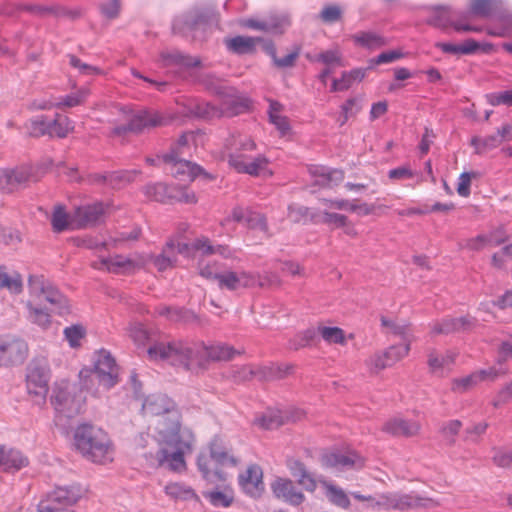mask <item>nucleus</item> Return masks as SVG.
Segmentation results:
<instances>
[{"mask_svg":"<svg viewBox=\"0 0 512 512\" xmlns=\"http://www.w3.org/2000/svg\"><path fill=\"white\" fill-rule=\"evenodd\" d=\"M192 248L195 252H200L203 255H213L215 245H212L209 238L201 236L192 242Z\"/></svg>","mask_w":512,"mask_h":512,"instance_id":"69168bd1","label":"nucleus"},{"mask_svg":"<svg viewBox=\"0 0 512 512\" xmlns=\"http://www.w3.org/2000/svg\"><path fill=\"white\" fill-rule=\"evenodd\" d=\"M317 331L327 344H336L340 346H345L347 344L345 331L340 327L320 325L318 326Z\"/></svg>","mask_w":512,"mask_h":512,"instance_id":"58836bf2","label":"nucleus"},{"mask_svg":"<svg viewBox=\"0 0 512 512\" xmlns=\"http://www.w3.org/2000/svg\"><path fill=\"white\" fill-rule=\"evenodd\" d=\"M253 277V288H270L279 287L281 285V279L276 273L265 272L263 274L252 272Z\"/></svg>","mask_w":512,"mask_h":512,"instance_id":"a18cd8bd","label":"nucleus"},{"mask_svg":"<svg viewBox=\"0 0 512 512\" xmlns=\"http://www.w3.org/2000/svg\"><path fill=\"white\" fill-rule=\"evenodd\" d=\"M495 9L494 0H470L469 14L463 19L452 22L453 28L458 32H481L479 26H472L467 21L471 16L489 17Z\"/></svg>","mask_w":512,"mask_h":512,"instance_id":"dca6fc26","label":"nucleus"},{"mask_svg":"<svg viewBox=\"0 0 512 512\" xmlns=\"http://www.w3.org/2000/svg\"><path fill=\"white\" fill-rule=\"evenodd\" d=\"M382 431L394 437H413L419 434L421 425L418 421L393 417L385 421Z\"/></svg>","mask_w":512,"mask_h":512,"instance_id":"4be33fe9","label":"nucleus"},{"mask_svg":"<svg viewBox=\"0 0 512 512\" xmlns=\"http://www.w3.org/2000/svg\"><path fill=\"white\" fill-rule=\"evenodd\" d=\"M388 207L385 205L369 204L367 202H361L359 199L351 200L350 212L355 213L358 216H368L375 214L377 210H384Z\"/></svg>","mask_w":512,"mask_h":512,"instance_id":"09e8293b","label":"nucleus"},{"mask_svg":"<svg viewBox=\"0 0 512 512\" xmlns=\"http://www.w3.org/2000/svg\"><path fill=\"white\" fill-rule=\"evenodd\" d=\"M69 64L74 69H77L78 72L82 75H101L103 74L102 70L96 66L89 65L83 62L81 59L76 57L75 55H68Z\"/></svg>","mask_w":512,"mask_h":512,"instance_id":"13d9d810","label":"nucleus"},{"mask_svg":"<svg viewBox=\"0 0 512 512\" xmlns=\"http://www.w3.org/2000/svg\"><path fill=\"white\" fill-rule=\"evenodd\" d=\"M74 130V122L67 116L55 114L51 120L50 138H65Z\"/></svg>","mask_w":512,"mask_h":512,"instance_id":"e433bc0d","label":"nucleus"},{"mask_svg":"<svg viewBox=\"0 0 512 512\" xmlns=\"http://www.w3.org/2000/svg\"><path fill=\"white\" fill-rule=\"evenodd\" d=\"M254 379L270 380L276 378L280 372L279 368L274 364L258 365L253 364Z\"/></svg>","mask_w":512,"mask_h":512,"instance_id":"680f3d73","label":"nucleus"},{"mask_svg":"<svg viewBox=\"0 0 512 512\" xmlns=\"http://www.w3.org/2000/svg\"><path fill=\"white\" fill-rule=\"evenodd\" d=\"M148 262H153L158 271H166L174 266L176 262L174 241H169L158 256H145Z\"/></svg>","mask_w":512,"mask_h":512,"instance_id":"f704fd0d","label":"nucleus"},{"mask_svg":"<svg viewBox=\"0 0 512 512\" xmlns=\"http://www.w3.org/2000/svg\"><path fill=\"white\" fill-rule=\"evenodd\" d=\"M366 71L367 69L365 68H356L343 72L339 79L333 80L331 91L337 92L348 90L355 83H359L365 78Z\"/></svg>","mask_w":512,"mask_h":512,"instance_id":"2f4dec72","label":"nucleus"},{"mask_svg":"<svg viewBox=\"0 0 512 512\" xmlns=\"http://www.w3.org/2000/svg\"><path fill=\"white\" fill-rule=\"evenodd\" d=\"M286 466L290 474L297 479V482L307 492L314 493L318 487V482L308 471L306 465L297 458H289Z\"/></svg>","mask_w":512,"mask_h":512,"instance_id":"393cba45","label":"nucleus"},{"mask_svg":"<svg viewBox=\"0 0 512 512\" xmlns=\"http://www.w3.org/2000/svg\"><path fill=\"white\" fill-rule=\"evenodd\" d=\"M94 373L100 385L105 388H111L117 383V369L112 356L106 351H100L96 355L94 371L90 369H82L80 378H86Z\"/></svg>","mask_w":512,"mask_h":512,"instance_id":"ddd939ff","label":"nucleus"},{"mask_svg":"<svg viewBox=\"0 0 512 512\" xmlns=\"http://www.w3.org/2000/svg\"><path fill=\"white\" fill-rule=\"evenodd\" d=\"M316 185L331 187L341 183L344 179V172L338 169H329L323 166H313L309 169Z\"/></svg>","mask_w":512,"mask_h":512,"instance_id":"cd10ccee","label":"nucleus"},{"mask_svg":"<svg viewBox=\"0 0 512 512\" xmlns=\"http://www.w3.org/2000/svg\"><path fill=\"white\" fill-rule=\"evenodd\" d=\"M6 288L11 293L18 294L23 289L22 276L18 272L7 273L5 267L0 266V289Z\"/></svg>","mask_w":512,"mask_h":512,"instance_id":"a19ab883","label":"nucleus"},{"mask_svg":"<svg viewBox=\"0 0 512 512\" xmlns=\"http://www.w3.org/2000/svg\"><path fill=\"white\" fill-rule=\"evenodd\" d=\"M478 377L479 376L473 372L468 376L453 379L451 388L458 393L466 392L480 383Z\"/></svg>","mask_w":512,"mask_h":512,"instance_id":"5fc2aeb1","label":"nucleus"},{"mask_svg":"<svg viewBox=\"0 0 512 512\" xmlns=\"http://www.w3.org/2000/svg\"><path fill=\"white\" fill-rule=\"evenodd\" d=\"M83 494L84 490L79 484L57 487L39 503L38 512H64L65 507L76 504Z\"/></svg>","mask_w":512,"mask_h":512,"instance_id":"9d476101","label":"nucleus"},{"mask_svg":"<svg viewBox=\"0 0 512 512\" xmlns=\"http://www.w3.org/2000/svg\"><path fill=\"white\" fill-rule=\"evenodd\" d=\"M252 272L224 270L217 282L220 289L237 291L241 289L253 288Z\"/></svg>","mask_w":512,"mask_h":512,"instance_id":"412c9836","label":"nucleus"},{"mask_svg":"<svg viewBox=\"0 0 512 512\" xmlns=\"http://www.w3.org/2000/svg\"><path fill=\"white\" fill-rule=\"evenodd\" d=\"M314 61L321 62L326 66H344L343 57L338 48L319 53L318 55L315 56Z\"/></svg>","mask_w":512,"mask_h":512,"instance_id":"8fccbe9b","label":"nucleus"},{"mask_svg":"<svg viewBox=\"0 0 512 512\" xmlns=\"http://www.w3.org/2000/svg\"><path fill=\"white\" fill-rule=\"evenodd\" d=\"M352 40L356 45L371 50L387 44L385 38L375 32H358L352 36Z\"/></svg>","mask_w":512,"mask_h":512,"instance_id":"4c0bfd02","label":"nucleus"},{"mask_svg":"<svg viewBox=\"0 0 512 512\" xmlns=\"http://www.w3.org/2000/svg\"><path fill=\"white\" fill-rule=\"evenodd\" d=\"M147 263V258L141 254L131 256L114 255L95 261L93 267L115 274H130L145 267Z\"/></svg>","mask_w":512,"mask_h":512,"instance_id":"9b49d317","label":"nucleus"},{"mask_svg":"<svg viewBox=\"0 0 512 512\" xmlns=\"http://www.w3.org/2000/svg\"><path fill=\"white\" fill-rule=\"evenodd\" d=\"M458 354L453 350H432L428 354L427 364L431 373L443 376L451 371Z\"/></svg>","mask_w":512,"mask_h":512,"instance_id":"b1692460","label":"nucleus"},{"mask_svg":"<svg viewBox=\"0 0 512 512\" xmlns=\"http://www.w3.org/2000/svg\"><path fill=\"white\" fill-rule=\"evenodd\" d=\"M146 415L154 416L153 438L156 450L145 453L146 461L153 467L166 468L182 473L187 469L186 454L195 446V434L181 423V413L167 397L153 396L143 403Z\"/></svg>","mask_w":512,"mask_h":512,"instance_id":"f257e3e1","label":"nucleus"},{"mask_svg":"<svg viewBox=\"0 0 512 512\" xmlns=\"http://www.w3.org/2000/svg\"><path fill=\"white\" fill-rule=\"evenodd\" d=\"M471 144L475 147L477 153H485L501 144V139L497 135L487 136L485 138L474 137Z\"/></svg>","mask_w":512,"mask_h":512,"instance_id":"864d4df0","label":"nucleus"},{"mask_svg":"<svg viewBox=\"0 0 512 512\" xmlns=\"http://www.w3.org/2000/svg\"><path fill=\"white\" fill-rule=\"evenodd\" d=\"M267 52L273 58L275 65L279 68H288L294 66L297 58L299 57V50L296 49L282 58L276 56L275 48L273 45L267 47Z\"/></svg>","mask_w":512,"mask_h":512,"instance_id":"6e6d98bb","label":"nucleus"},{"mask_svg":"<svg viewBox=\"0 0 512 512\" xmlns=\"http://www.w3.org/2000/svg\"><path fill=\"white\" fill-rule=\"evenodd\" d=\"M204 497L214 507H230L235 499V492L231 484L226 482L221 487L203 493Z\"/></svg>","mask_w":512,"mask_h":512,"instance_id":"c85d7f7f","label":"nucleus"},{"mask_svg":"<svg viewBox=\"0 0 512 512\" xmlns=\"http://www.w3.org/2000/svg\"><path fill=\"white\" fill-rule=\"evenodd\" d=\"M240 464L241 458L221 436H214L200 449L196 457L197 470L211 485L227 482Z\"/></svg>","mask_w":512,"mask_h":512,"instance_id":"f03ea898","label":"nucleus"},{"mask_svg":"<svg viewBox=\"0 0 512 512\" xmlns=\"http://www.w3.org/2000/svg\"><path fill=\"white\" fill-rule=\"evenodd\" d=\"M410 345H411V339H408L407 343H401L399 345H392L387 350H385V353L389 357V360L391 361V364H395L396 362L402 360L405 358L410 351Z\"/></svg>","mask_w":512,"mask_h":512,"instance_id":"bf43d9fd","label":"nucleus"},{"mask_svg":"<svg viewBox=\"0 0 512 512\" xmlns=\"http://www.w3.org/2000/svg\"><path fill=\"white\" fill-rule=\"evenodd\" d=\"M439 502L431 498L420 497L415 494H406L401 492H389L377 497L372 509L377 510H399L406 511L417 507L438 506Z\"/></svg>","mask_w":512,"mask_h":512,"instance_id":"6e6552de","label":"nucleus"},{"mask_svg":"<svg viewBox=\"0 0 512 512\" xmlns=\"http://www.w3.org/2000/svg\"><path fill=\"white\" fill-rule=\"evenodd\" d=\"M29 353L28 344L20 338L7 336L0 339V366L22 364Z\"/></svg>","mask_w":512,"mask_h":512,"instance_id":"4468645a","label":"nucleus"},{"mask_svg":"<svg viewBox=\"0 0 512 512\" xmlns=\"http://www.w3.org/2000/svg\"><path fill=\"white\" fill-rule=\"evenodd\" d=\"M75 450L88 462L96 465H109L116 455L115 444L109 433L92 424H81L73 433Z\"/></svg>","mask_w":512,"mask_h":512,"instance_id":"7ed1b4c3","label":"nucleus"},{"mask_svg":"<svg viewBox=\"0 0 512 512\" xmlns=\"http://www.w3.org/2000/svg\"><path fill=\"white\" fill-rule=\"evenodd\" d=\"M198 271L203 278L218 282L224 270H221L220 264L216 261H202L198 264Z\"/></svg>","mask_w":512,"mask_h":512,"instance_id":"de8ad7c7","label":"nucleus"},{"mask_svg":"<svg viewBox=\"0 0 512 512\" xmlns=\"http://www.w3.org/2000/svg\"><path fill=\"white\" fill-rule=\"evenodd\" d=\"M129 337L136 345H144L152 339V335L140 323L131 324L128 328Z\"/></svg>","mask_w":512,"mask_h":512,"instance_id":"4d7b16f0","label":"nucleus"},{"mask_svg":"<svg viewBox=\"0 0 512 512\" xmlns=\"http://www.w3.org/2000/svg\"><path fill=\"white\" fill-rule=\"evenodd\" d=\"M64 336L72 348H77L85 336V329L80 325H73L64 329Z\"/></svg>","mask_w":512,"mask_h":512,"instance_id":"052dcab7","label":"nucleus"},{"mask_svg":"<svg viewBox=\"0 0 512 512\" xmlns=\"http://www.w3.org/2000/svg\"><path fill=\"white\" fill-rule=\"evenodd\" d=\"M240 487L250 496L258 497L264 490L263 471L257 464H250L238 475Z\"/></svg>","mask_w":512,"mask_h":512,"instance_id":"6ab92c4d","label":"nucleus"},{"mask_svg":"<svg viewBox=\"0 0 512 512\" xmlns=\"http://www.w3.org/2000/svg\"><path fill=\"white\" fill-rule=\"evenodd\" d=\"M29 464V459L17 449H4V456L1 463V469L6 472L18 471Z\"/></svg>","mask_w":512,"mask_h":512,"instance_id":"473e14b6","label":"nucleus"},{"mask_svg":"<svg viewBox=\"0 0 512 512\" xmlns=\"http://www.w3.org/2000/svg\"><path fill=\"white\" fill-rule=\"evenodd\" d=\"M147 355L151 361L167 362L191 372V343L180 340H155L150 344Z\"/></svg>","mask_w":512,"mask_h":512,"instance_id":"423d86ee","label":"nucleus"},{"mask_svg":"<svg viewBox=\"0 0 512 512\" xmlns=\"http://www.w3.org/2000/svg\"><path fill=\"white\" fill-rule=\"evenodd\" d=\"M475 177L474 173L464 172L460 174L457 183V193L462 197L470 195V186L472 178Z\"/></svg>","mask_w":512,"mask_h":512,"instance_id":"338daca9","label":"nucleus"},{"mask_svg":"<svg viewBox=\"0 0 512 512\" xmlns=\"http://www.w3.org/2000/svg\"><path fill=\"white\" fill-rule=\"evenodd\" d=\"M228 162L237 172L247 173L252 176H270L272 172L268 169V160L263 156L249 159L247 152L256 149L255 142L247 135L232 133L224 144Z\"/></svg>","mask_w":512,"mask_h":512,"instance_id":"39448f33","label":"nucleus"},{"mask_svg":"<svg viewBox=\"0 0 512 512\" xmlns=\"http://www.w3.org/2000/svg\"><path fill=\"white\" fill-rule=\"evenodd\" d=\"M51 370L49 362L44 357L31 360L26 368V388L30 395L44 401L49 392Z\"/></svg>","mask_w":512,"mask_h":512,"instance_id":"1a4fd4ad","label":"nucleus"},{"mask_svg":"<svg viewBox=\"0 0 512 512\" xmlns=\"http://www.w3.org/2000/svg\"><path fill=\"white\" fill-rule=\"evenodd\" d=\"M262 39L259 37L235 36L225 39L227 49L235 54H252Z\"/></svg>","mask_w":512,"mask_h":512,"instance_id":"c756f323","label":"nucleus"},{"mask_svg":"<svg viewBox=\"0 0 512 512\" xmlns=\"http://www.w3.org/2000/svg\"><path fill=\"white\" fill-rule=\"evenodd\" d=\"M273 495L284 502L298 506L306 497L289 478L277 477L270 485Z\"/></svg>","mask_w":512,"mask_h":512,"instance_id":"a211bd4d","label":"nucleus"},{"mask_svg":"<svg viewBox=\"0 0 512 512\" xmlns=\"http://www.w3.org/2000/svg\"><path fill=\"white\" fill-rule=\"evenodd\" d=\"M365 364L371 374H378L387 367L392 366L389 357L385 351L376 352L372 354L366 361Z\"/></svg>","mask_w":512,"mask_h":512,"instance_id":"c03bdc74","label":"nucleus"},{"mask_svg":"<svg viewBox=\"0 0 512 512\" xmlns=\"http://www.w3.org/2000/svg\"><path fill=\"white\" fill-rule=\"evenodd\" d=\"M25 127L31 137L40 138L51 135V120L44 115H38L29 119Z\"/></svg>","mask_w":512,"mask_h":512,"instance_id":"c9c22d12","label":"nucleus"},{"mask_svg":"<svg viewBox=\"0 0 512 512\" xmlns=\"http://www.w3.org/2000/svg\"><path fill=\"white\" fill-rule=\"evenodd\" d=\"M324 489L326 498L333 504L341 508H348L350 500L347 493L339 486L327 480L318 482Z\"/></svg>","mask_w":512,"mask_h":512,"instance_id":"72a5a7b5","label":"nucleus"},{"mask_svg":"<svg viewBox=\"0 0 512 512\" xmlns=\"http://www.w3.org/2000/svg\"><path fill=\"white\" fill-rule=\"evenodd\" d=\"M127 120V126L115 128L116 134H121L127 130L139 132L146 128L162 126L166 123V119L157 111H138L136 113H131Z\"/></svg>","mask_w":512,"mask_h":512,"instance_id":"f3484780","label":"nucleus"},{"mask_svg":"<svg viewBox=\"0 0 512 512\" xmlns=\"http://www.w3.org/2000/svg\"><path fill=\"white\" fill-rule=\"evenodd\" d=\"M90 94V90L88 88H81L75 93H71L65 97H63L60 101H57L59 104L58 108L61 107H75L81 105L85 102L87 97Z\"/></svg>","mask_w":512,"mask_h":512,"instance_id":"603ef678","label":"nucleus"},{"mask_svg":"<svg viewBox=\"0 0 512 512\" xmlns=\"http://www.w3.org/2000/svg\"><path fill=\"white\" fill-rule=\"evenodd\" d=\"M6 171V192H13L20 185L28 180V174L23 170H5Z\"/></svg>","mask_w":512,"mask_h":512,"instance_id":"3c124183","label":"nucleus"},{"mask_svg":"<svg viewBox=\"0 0 512 512\" xmlns=\"http://www.w3.org/2000/svg\"><path fill=\"white\" fill-rule=\"evenodd\" d=\"M163 160L170 173L182 181H193L202 171L200 166L174 155H164Z\"/></svg>","mask_w":512,"mask_h":512,"instance_id":"aec40b11","label":"nucleus"},{"mask_svg":"<svg viewBox=\"0 0 512 512\" xmlns=\"http://www.w3.org/2000/svg\"><path fill=\"white\" fill-rule=\"evenodd\" d=\"M165 494L180 501H199V496L196 491L184 482H169L164 487Z\"/></svg>","mask_w":512,"mask_h":512,"instance_id":"7c9ffc66","label":"nucleus"},{"mask_svg":"<svg viewBox=\"0 0 512 512\" xmlns=\"http://www.w3.org/2000/svg\"><path fill=\"white\" fill-rule=\"evenodd\" d=\"M51 224L55 231L61 232L66 229H72V217L64 211L63 207L57 206L51 217Z\"/></svg>","mask_w":512,"mask_h":512,"instance_id":"49530a36","label":"nucleus"},{"mask_svg":"<svg viewBox=\"0 0 512 512\" xmlns=\"http://www.w3.org/2000/svg\"><path fill=\"white\" fill-rule=\"evenodd\" d=\"M106 212L102 203L79 207L72 216V229L86 228L97 223Z\"/></svg>","mask_w":512,"mask_h":512,"instance_id":"5701e85b","label":"nucleus"},{"mask_svg":"<svg viewBox=\"0 0 512 512\" xmlns=\"http://www.w3.org/2000/svg\"><path fill=\"white\" fill-rule=\"evenodd\" d=\"M476 320L471 317L447 318L437 322L432 327L433 334H448L458 331H468L474 328Z\"/></svg>","mask_w":512,"mask_h":512,"instance_id":"a878e982","label":"nucleus"},{"mask_svg":"<svg viewBox=\"0 0 512 512\" xmlns=\"http://www.w3.org/2000/svg\"><path fill=\"white\" fill-rule=\"evenodd\" d=\"M298 413V417H293L289 415H282V411H268L258 417L255 421L256 425L262 429H275L279 426L288 423V422H296L304 418V411H296Z\"/></svg>","mask_w":512,"mask_h":512,"instance_id":"bb28decb","label":"nucleus"},{"mask_svg":"<svg viewBox=\"0 0 512 512\" xmlns=\"http://www.w3.org/2000/svg\"><path fill=\"white\" fill-rule=\"evenodd\" d=\"M487 102L492 106H512V89L486 95Z\"/></svg>","mask_w":512,"mask_h":512,"instance_id":"e2e57ef3","label":"nucleus"},{"mask_svg":"<svg viewBox=\"0 0 512 512\" xmlns=\"http://www.w3.org/2000/svg\"><path fill=\"white\" fill-rule=\"evenodd\" d=\"M240 353L226 343L217 342L210 345L204 342L191 343V372L199 374L208 368L210 362L228 361Z\"/></svg>","mask_w":512,"mask_h":512,"instance_id":"0eeeda50","label":"nucleus"},{"mask_svg":"<svg viewBox=\"0 0 512 512\" xmlns=\"http://www.w3.org/2000/svg\"><path fill=\"white\" fill-rule=\"evenodd\" d=\"M195 142L196 134L194 132H186L180 136L168 155H174L176 158L189 155L195 146Z\"/></svg>","mask_w":512,"mask_h":512,"instance_id":"79ce46f5","label":"nucleus"},{"mask_svg":"<svg viewBox=\"0 0 512 512\" xmlns=\"http://www.w3.org/2000/svg\"><path fill=\"white\" fill-rule=\"evenodd\" d=\"M500 27L497 29H488L487 33L494 37L512 36V13L502 12L496 17Z\"/></svg>","mask_w":512,"mask_h":512,"instance_id":"37998d69","label":"nucleus"},{"mask_svg":"<svg viewBox=\"0 0 512 512\" xmlns=\"http://www.w3.org/2000/svg\"><path fill=\"white\" fill-rule=\"evenodd\" d=\"M28 291L27 307L30 320L41 327H47L50 324V313L54 312L56 306L61 305L65 298L43 275L29 276Z\"/></svg>","mask_w":512,"mask_h":512,"instance_id":"20e7f679","label":"nucleus"},{"mask_svg":"<svg viewBox=\"0 0 512 512\" xmlns=\"http://www.w3.org/2000/svg\"><path fill=\"white\" fill-rule=\"evenodd\" d=\"M120 0H108L101 4V13L107 19L117 18L120 13Z\"/></svg>","mask_w":512,"mask_h":512,"instance_id":"774afa93","label":"nucleus"},{"mask_svg":"<svg viewBox=\"0 0 512 512\" xmlns=\"http://www.w3.org/2000/svg\"><path fill=\"white\" fill-rule=\"evenodd\" d=\"M365 463L366 459L354 450L328 452L322 456V465L327 468L359 470Z\"/></svg>","mask_w":512,"mask_h":512,"instance_id":"2eb2a0df","label":"nucleus"},{"mask_svg":"<svg viewBox=\"0 0 512 512\" xmlns=\"http://www.w3.org/2000/svg\"><path fill=\"white\" fill-rule=\"evenodd\" d=\"M347 219L348 217L343 214L332 213L325 210L322 213L321 221L333 228H341L343 225L346 224Z\"/></svg>","mask_w":512,"mask_h":512,"instance_id":"0e129e2a","label":"nucleus"},{"mask_svg":"<svg viewBox=\"0 0 512 512\" xmlns=\"http://www.w3.org/2000/svg\"><path fill=\"white\" fill-rule=\"evenodd\" d=\"M144 193L149 199L161 203L177 201L195 204L198 201L192 190L185 187L167 186L162 183L147 185Z\"/></svg>","mask_w":512,"mask_h":512,"instance_id":"f8f14e48","label":"nucleus"},{"mask_svg":"<svg viewBox=\"0 0 512 512\" xmlns=\"http://www.w3.org/2000/svg\"><path fill=\"white\" fill-rule=\"evenodd\" d=\"M282 106L278 102H271L269 118L271 123L277 128L282 136L287 135L290 130V123L286 116L281 114Z\"/></svg>","mask_w":512,"mask_h":512,"instance_id":"ea45409f","label":"nucleus"}]
</instances>
